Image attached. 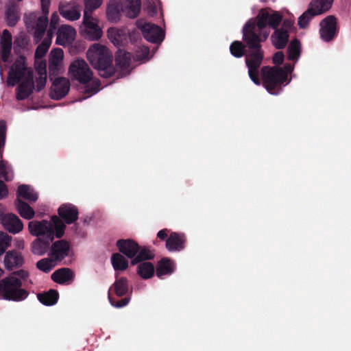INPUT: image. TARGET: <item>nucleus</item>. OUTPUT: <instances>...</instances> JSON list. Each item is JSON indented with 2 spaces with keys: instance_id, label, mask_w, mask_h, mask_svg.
Segmentation results:
<instances>
[{
  "instance_id": "nucleus-1",
  "label": "nucleus",
  "mask_w": 351,
  "mask_h": 351,
  "mask_svg": "<svg viewBox=\"0 0 351 351\" xmlns=\"http://www.w3.org/2000/svg\"><path fill=\"white\" fill-rule=\"evenodd\" d=\"M282 21V16L278 12L270 13L261 10L256 18L249 19L243 27V40L249 49L245 56V64L252 81L256 85L261 84L258 69L264 58V51L261 43L265 42L269 34L267 25L275 28Z\"/></svg>"
},
{
  "instance_id": "nucleus-2",
  "label": "nucleus",
  "mask_w": 351,
  "mask_h": 351,
  "mask_svg": "<svg viewBox=\"0 0 351 351\" xmlns=\"http://www.w3.org/2000/svg\"><path fill=\"white\" fill-rule=\"evenodd\" d=\"M28 278L29 272L20 269L0 280V297L14 302L25 300L29 295V291L22 288V285Z\"/></svg>"
},
{
  "instance_id": "nucleus-3",
  "label": "nucleus",
  "mask_w": 351,
  "mask_h": 351,
  "mask_svg": "<svg viewBox=\"0 0 351 351\" xmlns=\"http://www.w3.org/2000/svg\"><path fill=\"white\" fill-rule=\"evenodd\" d=\"M86 56L91 65L99 71L101 77L108 78L114 74L112 54L106 47L94 44L88 49Z\"/></svg>"
},
{
  "instance_id": "nucleus-4",
  "label": "nucleus",
  "mask_w": 351,
  "mask_h": 351,
  "mask_svg": "<svg viewBox=\"0 0 351 351\" xmlns=\"http://www.w3.org/2000/svg\"><path fill=\"white\" fill-rule=\"evenodd\" d=\"M28 229L33 236H43L44 238L53 237V238L60 239L64 234L66 226L58 216L53 215L50 221L43 219L29 221Z\"/></svg>"
},
{
  "instance_id": "nucleus-5",
  "label": "nucleus",
  "mask_w": 351,
  "mask_h": 351,
  "mask_svg": "<svg viewBox=\"0 0 351 351\" xmlns=\"http://www.w3.org/2000/svg\"><path fill=\"white\" fill-rule=\"evenodd\" d=\"M261 83L271 95H278L282 91V85L285 82V65L263 66L261 69Z\"/></svg>"
},
{
  "instance_id": "nucleus-6",
  "label": "nucleus",
  "mask_w": 351,
  "mask_h": 351,
  "mask_svg": "<svg viewBox=\"0 0 351 351\" xmlns=\"http://www.w3.org/2000/svg\"><path fill=\"white\" fill-rule=\"evenodd\" d=\"M116 278V280L109 288L108 298L112 306L119 308L127 306L130 298L125 297L121 300H117L114 295L120 298L126 295L129 291V282L125 277L118 278L117 275Z\"/></svg>"
},
{
  "instance_id": "nucleus-7",
  "label": "nucleus",
  "mask_w": 351,
  "mask_h": 351,
  "mask_svg": "<svg viewBox=\"0 0 351 351\" xmlns=\"http://www.w3.org/2000/svg\"><path fill=\"white\" fill-rule=\"evenodd\" d=\"M69 72L73 79L82 84H87L93 79V72L83 59H77L72 62Z\"/></svg>"
},
{
  "instance_id": "nucleus-8",
  "label": "nucleus",
  "mask_w": 351,
  "mask_h": 351,
  "mask_svg": "<svg viewBox=\"0 0 351 351\" xmlns=\"http://www.w3.org/2000/svg\"><path fill=\"white\" fill-rule=\"evenodd\" d=\"M136 26L141 30L144 38L150 43H160L165 38V32L158 25L138 20Z\"/></svg>"
},
{
  "instance_id": "nucleus-9",
  "label": "nucleus",
  "mask_w": 351,
  "mask_h": 351,
  "mask_svg": "<svg viewBox=\"0 0 351 351\" xmlns=\"http://www.w3.org/2000/svg\"><path fill=\"white\" fill-rule=\"evenodd\" d=\"M33 71L25 66V58L20 56L14 62L11 66L7 80L8 86H14L23 77H27V73Z\"/></svg>"
},
{
  "instance_id": "nucleus-10",
  "label": "nucleus",
  "mask_w": 351,
  "mask_h": 351,
  "mask_svg": "<svg viewBox=\"0 0 351 351\" xmlns=\"http://www.w3.org/2000/svg\"><path fill=\"white\" fill-rule=\"evenodd\" d=\"M102 3V0H84V12L83 23L89 29H93L96 31V35L90 36L92 40H98L101 38V32L97 29V25L93 21L92 12L93 10L98 8Z\"/></svg>"
},
{
  "instance_id": "nucleus-11",
  "label": "nucleus",
  "mask_w": 351,
  "mask_h": 351,
  "mask_svg": "<svg viewBox=\"0 0 351 351\" xmlns=\"http://www.w3.org/2000/svg\"><path fill=\"white\" fill-rule=\"evenodd\" d=\"M50 91V97L54 100H60L64 98L69 92L70 82L64 77H56L53 80Z\"/></svg>"
},
{
  "instance_id": "nucleus-12",
  "label": "nucleus",
  "mask_w": 351,
  "mask_h": 351,
  "mask_svg": "<svg viewBox=\"0 0 351 351\" xmlns=\"http://www.w3.org/2000/svg\"><path fill=\"white\" fill-rule=\"evenodd\" d=\"M71 245L69 242L64 239H60L52 243L50 256L55 261H62L69 254Z\"/></svg>"
},
{
  "instance_id": "nucleus-13",
  "label": "nucleus",
  "mask_w": 351,
  "mask_h": 351,
  "mask_svg": "<svg viewBox=\"0 0 351 351\" xmlns=\"http://www.w3.org/2000/svg\"><path fill=\"white\" fill-rule=\"evenodd\" d=\"M58 217L65 225L73 223L78 219V209L72 204H62L58 210Z\"/></svg>"
},
{
  "instance_id": "nucleus-14",
  "label": "nucleus",
  "mask_w": 351,
  "mask_h": 351,
  "mask_svg": "<svg viewBox=\"0 0 351 351\" xmlns=\"http://www.w3.org/2000/svg\"><path fill=\"white\" fill-rule=\"evenodd\" d=\"M23 79L16 89V98L19 101L27 99L33 93L34 88L33 71L28 72L27 77Z\"/></svg>"
},
{
  "instance_id": "nucleus-15",
  "label": "nucleus",
  "mask_w": 351,
  "mask_h": 351,
  "mask_svg": "<svg viewBox=\"0 0 351 351\" xmlns=\"http://www.w3.org/2000/svg\"><path fill=\"white\" fill-rule=\"evenodd\" d=\"M336 19L333 16L326 17L320 23V36L325 41L331 40L336 34Z\"/></svg>"
},
{
  "instance_id": "nucleus-16",
  "label": "nucleus",
  "mask_w": 351,
  "mask_h": 351,
  "mask_svg": "<svg viewBox=\"0 0 351 351\" xmlns=\"http://www.w3.org/2000/svg\"><path fill=\"white\" fill-rule=\"evenodd\" d=\"M116 246L121 254L132 260L134 258L140 250L138 243L130 239H119L116 243Z\"/></svg>"
},
{
  "instance_id": "nucleus-17",
  "label": "nucleus",
  "mask_w": 351,
  "mask_h": 351,
  "mask_svg": "<svg viewBox=\"0 0 351 351\" xmlns=\"http://www.w3.org/2000/svg\"><path fill=\"white\" fill-rule=\"evenodd\" d=\"M186 239L183 233L171 232L166 241V248L169 252L181 251L185 247Z\"/></svg>"
},
{
  "instance_id": "nucleus-18",
  "label": "nucleus",
  "mask_w": 351,
  "mask_h": 351,
  "mask_svg": "<svg viewBox=\"0 0 351 351\" xmlns=\"http://www.w3.org/2000/svg\"><path fill=\"white\" fill-rule=\"evenodd\" d=\"M12 34L8 29H4L0 38V59L6 62L12 50Z\"/></svg>"
},
{
  "instance_id": "nucleus-19",
  "label": "nucleus",
  "mask_w": 351,
  "mask_h": 351,
  "mask_svg": "<svg viewBox=\"0 0 351 351\" xmlns=\"http://www.w3.org/2000/svg\"><path fill=\"white\" fill-rule=\"evenodd\" d=\"M5 267L8 270L19 268L24 263V258L21 252L16 250L8 251L3 260Z\"/></svg>"
},
{
  "instance_id": "nucleus-20",
  "label": "nucleus",
  "mask_w": 351,
  "mask_h": 351,
  "mask_svg": "<svg viewBox=\"0 0 351 351\" xmlns=\"http://www.w3.org/2000/svg\"><path fill=\"white\" fill-rule=\"evenodd\" d=\"M76 35L75 29L70 25H61L56 34V43L64 45L66 43L73 41Z\"/></svg>"
},
{
  "instance_id": "nucleus-21",
  "label": "nucleus",
  "mask_w": 351,
  "mask_h": 351,
  "mask_svg": "<svg viewBox=\"0 0 351 351\" xmlns=\"http://www.w3.org/2000/svg\"><path fill=\"white\" fill-rule=\"evenodd\" d=\"M2 225L6 230L12 234L19 233L23 228L21 220L12 213L5 215Z\"/></svg>"
},
{
  "instance_id": "nucleus-22",
  "label": "nucleus",
  "mask_w": 351,
  "mask_h": 351,
  "mask_svg": "<svg viewBox=\"0 0 351 351\" xmlns=\"http://www.w3.org/2000/svg\"><path fill=\"white\" fill-rule=\"evenodd\" d=\"M108 37L115 46H123L128 43V34L125 29L110 27L107 32Z\"/></svg>"
},
{
  "instance_id": "nucleus-23",
  "label": "nucleus",
  "mask_w": 351,
  "mask_h": 351,
  "mask_svg": "<svg viewBox=\"0 0 351 351\" xmlns=\"http://www.w3.org/2000/svg\"><path fill=\"white\" fill-rule=\"evenodd\" d=\"M73 271L66 267L58 269L51 274V279L60 285L70 284L74 278Z\"/></svg>"
},
{
  "instance_id": "nucleus-24",
  "label": "nucleus",
  "mask_w": 351,
  "mask_h": 351,
  "mask_svg": "<svg viewBox=\"0 0 351 351\" xmlns=\"http://www.w3.org/2000/svg\"><path fill=\"white\" fill-rule=\"evenodd\" d=\"M53 237L49 238H38L32 244V252L34 254L42 256L49 249L50 243L53 241Z\"/></svg>"
},
{
  "instance_id": "nucleus-25",
  "label": "nucleus",
  "mask_w": 351,
  "mask_h": 351,
  "mask_svg": "<svg viewBox=\"0 0 351 351\" xmlns=\"http://www.w3.org/2000/svg\"><path fill=\"white\" fill-rule=\"evenodd\" d=\"M37 298L43 305L53 306L58 301L59 293L57 290L51 289L47 291L38 293Z\"/></svg>"
},
{
  "instance_id": "nucleus-26",
  "label": "nucleus",
  "mask_w": 351,
  "mask_h": 351,
  "mask_svg": "<svg viewBox=\"0 0 351 351\" xmlns=\"http://www.w3.org/2000/svg\"><path fill=\"white\" fill-rule=\"evenodd\" d=\"M278 25L273 28L275 31L271 36V40L276 49H281L285 48V21L280 29H278Z\"/></svg>"
},
{
  "instance_id": "nucleus-27",
  "label": "nucleus",
  "mask_w": 351,
  "mask_h": 351,
  "mask_svg": "<svg viewBox=\"0 0 351 351\" xmlns=\"http://www.w3.org/2000/svg\"><path fill=\"white\" fill-rule=\"evenodd\" d=\"M174 271L173 262L169 258H162L156 265V276L161 278L165 275H170Z\"/></svg>"
},
{
  "instance_id": "nucleus-28",
  "label": "nucleus",
  "mask_w": 351,
  "mask_h": 351,
  "mask_svg": "<svg viewBox=\"0 0 351 351\" xmlns=\"http://www.w3.org/2000/svg\"><path fill=\"white\" fill-rule=\"evenodd\" d=\"M333 1L334 0H312L308 8L316 16L320 15L331 8Z\"/></svg>"
},
{
  "instance_id": "nucleus-29",
  "label": "nucleus",
  "mask_w": 351,
  "mask_h": 351,
  "mask_svg": "<svg viewBox=\"0 0 351 351\" xmlns=\"http://www.w3.org/2000/svg\"><path fill=\"white\" fill-rule=\"evenodd\" d=\"M58 10L62 16L70 21L77 20L81 16L80 12L70 3L64 4L60 3Z\"/></svg>"
},
{
  "instance_id": "nucleus-30",
  "label": "nucleus",
  "mask_w": 351,
  "mask_h": 351,
  "mask_svg": "<svg viewBox=\"0 0 351 351\" xmlns=\"http://www.w3.org/2000/svg\"><path fill=\"white\" fill-rule=\"evenodd\" d=\"M48 25L47 15L40 16L37 19L36 22L35 30L34 33V39L36 43H38L43 38L47 27Z\"/></svg>"
},
{
  "instance_id": "nucleus-31",
  "label": "nucleus",
  "mask_w": 351,
  "mask_h": 351,
  "mask_svg": "<svg viewBox=\"0 0 351 351\" xmlns=\"http://www.w3.org/2000/svg\"><path fill=\"white\" fill-rule=\"evenodd\" d=\"M131 54L124 50L119 49L115 55L116 66L125 71L128 69L130 65Z\"/></svg>"
},
{
  "instance_id": "nucleus-32",
  "label": "nucleus",
  "mask_w": 351,
  "mask_h": 351,
  "mask_svg": "<svg viewBox=\"0 0 351 351\" xmlns=\"http://www.w3.org/2000/svg\"><path fill=\"white\" fill-rule=\"evenodd\" d=\"M16 210L20 215L26 219H31L34 217L35 213L34 209L25 202L17 198L15 200Z\"/></svg>"
},
{
  "instance_id": "nucleus-33",
  "label": "nucleus",
  "mask_w": 351,
  "mask_h": 351,
  "mask_svg": "<svg viewBox=\"0 0 351 351\" xmlns=\"http://www.w3.org/2000/svg\"><path fill=\"white\" fill-rule=\"evenodd\" d=\"M111 263L114 269L117 271H124L128 267V261L121 253H114L111 256Z\"/></svg>"
},
{
  "instance_id": "nucleus-34",
  "label": "nucleus",
  "mask_w": 351,
  "mask_h": 351,
  "mask_svg": "<svg viewBox=\"0 0 351 351\" xmlns=\"http://www.w3.org/2000/svg\"><path fill=\"white\" fill-rule=\"evenodd\" d=\"M137 274L143 279H149L154 274V266L150 262H141L137 267Z\"/></svg>"
},
{
  "instance_id": "nucleus-35",
  "label": "nucleus",
  "mask_w": 351,
  "mask_h": 351,
  "mask_svg": "<svg viewBox=\"0 0 351 351\" xmlns=\"http://www.w3.org/2000/svg\"><path fill=\"white\" fill-rule=\"evenodd\" d=\"M17 198L23 197L29 202H36L38 199L37 193L28 185L22 184L18 187Z\"/></svg>"
},
{
  "instance_id": "nucleus-36",
  "label": "nucleus",
  "mask_w": 351,
  "mask_h": 351,
  "mask_svg": "<svg viewBox=\"0 0 351 351\" xmlns=\"http://www.w3.org/2000/svg\"><path fill=\"white\" fill-rule=\"evenodd\" d=\"M154 258V254L152 251L145 247H141L140 246V250L134 258L131 261V264L136 265L141 262L152 260Z\"/></svg>"
},
{
  "instance_id": "nucleus-37",
  "label": "nucleus",
  "mask_w": 351,
  "mask_h": 351,
  "mask_svg": "<svg viewBox=\"0 0 351 351\" xmlns=\"http://www.w3.org/2000/svg\"><path fill=\"white\" fill-rule=\"evenodd\" d=\"M301 51V46L300 42L295 39L292 40L287 49L288 56L287 57L289 60L298 61Z\"/></svg>"
},
{
  "instance_id": "nucleus-38",
  "label": "nucleus",
  "mask_w": 351,
  "mask_h": 351,
  "mask_svg": "<svg viewBox=\"0 0 351 351\" xmlns=\"http://www.w3.org/2000/svg\"><path fill=\"white\" fill-rule=\"evenodd\" d=\"M128 5L126 7L127 12L126 15L131 19L136 18L140 11L141 8V0H127Z\"/></svg>"
},
{
  "instance_id": "nucleus-39",
  "label": "nucleus",
  "mask_w": 351,
  "mask_h": 351,
  "mask_svg": "<svg viewBox=\"0 0 351 351\" xmlns=\"http://www.w3.org/2000/svg\"><path fill=\"white\" fill-rule=\"evenodd\" d=\"M7 24L10 27H14L16 25L20 19L18 9L16 5H11L5 12Z\"/></svg>"
},
{
  "instance_id": "nucleus-40",
  "label": "nucleus",
  "mask_w": 351,
  "mask_h": 351,
  "mask_svg": "<svg viewBox=\"0 0 351 351\" xmlns=\"http://www.w3.org/2000/svg\"><path fill=\"white\" fill-rule=\"evenodd\" d=\"M246 44L241 41H233L230 46V53L235 58H241L245 53Z\"/></svg>"
},
{
  "instance_id": "nucleus-41",
  "label": "nucleus",
  "mask_w": 351,
  "mask_h": 351,
  "mask_svg": "<svg viewBox=\"0 0 351 351\" xmlns=\"http://www.w3.org/2000/svg\"><path fill=\"white\" fill-rule=\"evenodd\" d=\"M316 15L312 12L311 10L308 9L298 18V24L302 29H305L308 27L309 22Z\"/></svg>"
},
{
  "instance_id": "nucleus-42",
  "label": "nucleus",
  "mask_w": 351,
  "mask_h": 351,
  "mask_svg": "<svg viewBox=\"0 0 351 351\" xmlns=\"http://www.w3.org/2000/svg\"><path fill=\"white\" fill-rule=\"evenodd\" d=\"M64 57L63 50L60 48L53 49L49 56V62L55 63L58 64H62V60Z\"/></svg>"
},
{
  "instance_id": "nucleus-43",
  "label": "nucleus",
  "mask_w": 351,
  "mask_h": 351,
  "mask_svg": "<svg viewBox=\"0 0 351 351\" xmlns=\"http://www.w3.org/2000/svg\"><path fill=\"white\" fill-rule=\"evenodd\" d=\"M106 14L109 21H117L120 17L119 6L116 4L109 5L107 8Z\"/></svg>"
},
{
  "instance_id": "nucleus-44",
  "label": "nucleus",
  "mask_w": 351,
  "mask_h": 351,
  "mask_svg": "<svg viewBox=\"0 0 351 351\" xmlns=\"http://www.w3.org/2000/svg\"><path fill=\"white\" fill-rule=\"evenodd\" d=\"M53 261L51 258V259L43 258L37 262L36 267L39 270L49 273L53 267Z\"/></svg>"
},
{
  "instance_id": "nucleus-45",
  "label": "nucleus",
  "mask_w": 351,
  "mask_h": 351,
  "mask_svg": "<svg viewBox=\"0 0 351 351\" xmlns=\"http://www.w3.org/2000/svg\"><path fill=\"white\" fill-rule=\"evenodd\" d=\"M62 69V64L49 62V79L53 80L56 77H60L58 75Z\"/></svg>"
},
{
  "instance_id": "nucleus-46",
  "label": "nucleus",
  "mask_w": 351,
  "mask_h": 351,
  "mask_svg": "<svg viewBox=\"0 0 351 351\" xmlns=\"http://www.w3.org/2000/svg\"><path fill=\"white\" fill-rule=\"evenodd\" d=\"M51 44V41H47V39L44 40L41 44H40L35 51V58H43L46 53L47 52L49 46Z\"/></svg>"
},
{
  "instance_id": "nucleus-47",
  "label": "nucleus",
  "mask_w": 351,
  "mask_h": 351,
  "mask_svg": "<svg viewBox=\"0 0 351 351\" xmlns=\"http://www.w3.org/2000/svg\"><path fill=\"white\" fill-rule=\"evenodd\" d=\"M0 176L7 182L11 181L14 177L12 172L9 171L8 167L3 161L0 162Z\"/></svg>"
},
{
  "instance_id": "nucleus-48",
  "label": "nucleus",
  "mask_w": 351,
  "mask_h": 351,
  "mask_svg": "<svg viewBox=\"0 0 351 351\" xmlns=\"http://www.w3.org/2000/svg\"><path fill=\"white\" fill-rule=\"evenodd\" d=\"M101 85V83L99 80H94L92 82L91 84L86 85L84 89V94L87 95L86 97H90L95 93H97L99 90V87Z\"/></svg>"
},
{
  "instance_id": "nucleus-49",
  "label": "nucleus",
  "mask_w": 351,
  "mask_h": 351,
  "mask_svg": "<svg viewBox=\"0 0 351 351\" xmlns=\"http://www.w3.org/2000/svg\"><path fill=\"white\" fill-rule=\"evenodd\" d=\"M149 48L146 46H141L136 51V57L138 60H147L149 55Z\"/></svg>"
},
{
  "instance_id": "nucleus-50",
  "label": "nucleus",
  "mask_w": 351,
  "mask_h": 351,
  "mask_svg": "<svg viewBox=\"0 0 351 351\" xmlns=\"http://www.w3.org/2000/svg\"><path fill=\"white\" fill-rule=\"evenodd\" d=\"M6 137V123L3 120L0 121V148L5 145Z\"/></svg>"
},
{
  "instance_id": "nucleus-51",
  "label": "nucleus",
  "mask_w": 351,
  "mask_h": 351,
  "mask_svg": "<svg viewBox=\"0 0 351 351\" xmlns=\"http://www.w3.org/2000/svg\"><path fill=\"white\" fill-rule=\"evenodd\" d=\"M285 60V56L282 51H277L274 53L272 58V62L274 66H282Z\"/></svg>"
},
{
  "instance_id": "nucleus-52",
  "label": "nucleus",
  "mask_w": 351,
  "mask_h": 351,
  "mask_svg": "<svg viewBox=\"0 0 351 351\" xmlns=\"http://www.w3.org/2000/svg\"><path fill=\"white\" fill-rule=\"evenodd\" d=\"M47 75H38L36 79V90L40 91L43 90L46 84Z\"/></svg>"
},
{
  "instance_id": "nucleus-53",
  "label": "nucleus",
  "mask_w": 351,
  "mask_h": 351,
  "mask_svg": "<svg viewBox=\"0 0 351 351\" xmlns=\"http://www.w3.org/2000/svg\"><path fill=\"white\" fill-rule=\"evenodd\" d=\"M11 237L5 232H0V243L8 248L10 245Z\"/></svg>"
},
{
  "instance_id": "nucleus-54",
  "label": "nucleus",
  "mask_w": 351,
  "mask_h": 351,
  "mask_svg": "<svg viewBox=\"0 0 351 351\" xmlns=\"http://www.w3.org/2000/svg\"><path fill=\"white\" fill-rule=\"evenodd\" d=\"M36 73L37 75H47V64L45 62H40L36 66Z\"/></svg>"
},
{
  "instance_id": "nucleus-55",
  "label": "nucleus",
  "mask_w": 351,
  "mask_h": 351,
  "mask_svg": "<svg viewBox=\"0 0 351 351\" xmlns=\"http://www.w3.org/2000/svg\"><path fill=\"white\" fill-rule=\"evenodd\" d=\"M170 232V230L169 229H167V228H164L162 230H160L158 233H157V238L159 239L161 241H165L168 239V234Z\"/></svg>"
},
{
  "instance_id": "nucleus-56",
  "label": "nucleus",
  "mask_w": 351,
  "mask_h": 351,
  "mask_svg": "<svg viewBox=\"0 0 351 351\" xmlns=\"http://www.w3.org/2000/svg\"><path fill=\"white\" fill-rule=\"evenodd\" d=\"M8 194V190L6 184L0 180V199L5 197Z\"/></svg>"
},
{
  "instance_id": "nucleus-57",
  "label": "nucleus",
  "mask_w": 351,
  "mask_h": 351,
  "mask_svg": "<svg viewBox=\"0 0 351 351\" xmlns=\"http://www.w3.org/2000/svg\"><path fill=\"white\" fill-rule=\"evenodd\" d=\"M294 25V19L291 14L287 12V33L291 31Z\"/></svg>"
},
{
  "instance_id": "nucleus-58",
  "label": "nucleus",
  "mask_w": 351,
  "mask_h": 351,
  "mask_svg": "<svg viewBox=\"0 0 351 351\" xmlns=\"http://www.w3.org/2000/svg\"><path fill=\"white\" fill-rule=\"evenodd\" d=\"M40 3H41L42 12H43V14L48 15L49 8V5H50V3H51L50 0H40Z\"/></svg>"
},
{
  "instance_id": "nucleus-59",
  "label": "nucleus",
  "mask_w": 351,
  "mask_h": 351,
  "mask_svg": "<svg viewBox=\"0 0 351 351\" xmlns=\"http://www.w3.org/2000/svg\"><path fill=\"white\" fill-rule=\"evenodd\" d=\"M59 16L56 13L52 14L51 16L50 27L51 29H56L58 23Z\"/></svg>"
},
{
  "instance_id": "nucleus-60",
  "label": "nucleus",
  "mask_w": 351,
  "mask_h": 351,
  "mask_svg": "<svg viewBox=\"0 0 351 351\" xmlns=\"http://www.w3.org/2000/svg\"><path fill=\"white\" fill-rule=\"evenodd\" d=\"M293 68H294L293 65L287 64V67H286V69H287V85L290 82V80H288V74H291L292 73V71H293Z\"/></svg>"
},
{
  "instance_id": "nucleus-61",
  "label": "nucleus",
  "mask_w": 351,
  "mask_h": 351,
  "mask_svg": "<svg viewBox=\"0 0 351 351\" xmlns=\"http://www.w3.org/2000/svg\"><path fill=\"white\" fill-rule=\"evenodd\" d=\"M5 215L4 214L3 206L0 204V223H3Z\"/></svg>"
},
{
  "instance_id": "nucleus-62",
  "label": "nucleus",
  "mask_w": 351,
  "mask_h": 351,
  "mask_svg": "<svg viewBox=\"0 0 351 351\" xmlns=\"http://www.w3.org/2000/svg\"><path fill=\"white\" fill-rule=\"evenodd\" d=\"M157 12V10H156V8L154 6V5H152L150 8H148V14H151V15H154Z\"/></svg>"
},
{
  "instance_id": "nucleus-63",
  "label": "nucleus",
  "mask_w": 351,
  "mask_h": 351,
  "mask_svg": "<svg viewBox=\"0 0 351 351\" xmlns=\"http://www.w3.org/2000/svg\"><path fill=\"white\" fill-rule=\"evenodd\" d=\"M74 225L72 227V229L77 234H79V232H78V229H79V224L77 223H73Z\"/></svg>"
},
{
  "instance_id": "nucleus-64",
  "label": "nucleus",
  "mask_w": 351,
  "mask_h": 351,
  "mask_svg": "<svg viewBox=\"0 0 351 351\" xmlns=\"http://www.w3.org/2000/svg\"><path fill=\"white\" fill-rule=\"evenodd\" d=\"M6 249L5 246L0 243V256L5 252Z\"/></svg>"
}]
</instances>
